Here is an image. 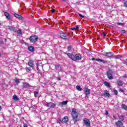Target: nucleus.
Returning a JSON list of instances; mask_svg holds the SVG:
<instances>
[{
    "instance_id": "obj_1",
    "label": "nucleus",
    "mask_w": 127,
    "mask_h": 127,
    "mask_svg": "<svg viewBox=\"0 0 127 127\" xmlns=\"http://www.w3.org/2000/svg\"><path fill=\"white\" fill-rule=\"evenodd\" d=\"M71 116L72 118V120L73 122L75 123H77L78 120H77L78 119V112H77V110L75 108H73L71 111Z\"/></svg>"
},
{
    "instance_id": "obj_2",
    "label": "nucleus",
    "mask_w": 127,
    "mask_h": 127,
    "mask_svg": "<svg viewBox=\"0 0 127 127\" xmlns=\"http://www.w3.org/2000/svg\"><path fill=\"white\" fill-rule=\"evenodd\" d=\"M60 36L61 38H63V39H68L71 37L69 33L67 34V33H62L60 34Z\"/></svg>"
},
{
    "instance_id": "obj_3",
    "label": "nucleus",
    "mask_w": 127,
    "mask_h": 127,
    "mask_svg": "<svg viewBox=\"0 0 127 127\" xmlns=\"http://www.w3.org/2000/svg\"><path fill=\"white\" fill-rule=\"evenodd\" d=\"M38 40V36L36 35L31 36L30 37V41L31 43H35Z\"/></svg>"
},
{
    "instance_id": "obj_4",
    "label": "nucleus",
    "mask_w": 127,
    "mask_h": 127,
    "mask_svg": "<svg viewBox=\"0 0 127 127\" xmlns=\"http://www.w3.org/2000/svg\"><path fill=\"white\" fill-rule=\"evenodd\" d=\"M83 123L84 125L86 126V127H90L91 125V122L89 119L87 118H84L83 119Z\"/></svg>"
},
{
    "instance_id": "obj_5",
    "label": "nucleus",
    "mask_w": 127,
    "mask_h": 127,
    "mask_svg": "<svg viewBox=\"0 0 127 127\" xmlns=\"http://www.w3.org/2000/svg\"><path fill=\"white\" fill-rule=\"evenodd\" d=\"M66 55L71 59V60H73V61H76V59H75V56L72 54L70 53H65Z\"/></svg>"
},
{
    "instance_id": "obj_6",
    "label": "nucleus",
    "mask_w": 127,
    "mask_h": 127,
    "mask_svg": "<svg viewBox=\"0 0 127 127\" xmlns=\"http://www.w3.org/2000/svg\"><path fill=\"white\" fill-rule=\"evenodd\" d=\"M75 61L76 60H81L82 59V56L79 54H76L75 56Z\"/></svg>"
},
{
    "instance_id": "obj_7",
    "label": "nucleus",
    "mask_w": 127,
    "mask_h": 127,
    "mask_svg": "<svg viewBox=\"0 0 127 127\" xmlns=\"http://www.w3.org/2000/svg\"><path fill=\"white\" fill-rule=\"evenodd\" d=\"M116 125L118 127H122L124 124H123V122H121V121H119L116 123Z\"/></svg>"
},
{
    "instance_id": "obj_8",
    "label": "nucleus",
    "mask_w": 127,
    "mask_h": 127,
    "mask_svg": "<svg viewBox=\"0 0 127 127\" xmlns=\"http://www.w3.org/2000/svg\"><path fill=\"white\" fill-rule=\"evenodd\" d=\"M107 76H108V78L109 79H110V80H112L113 78V75L111 73V71H108L107 72Z\"/></svg>"
},
{
    "instance_id": "obj_9",
    "label": "nucleus",
    "mask_w": 127,
    "mask_h": 127,
    "mask_svg": "<svg viewBox=\"0 0 127 127\" xmlns=\"http://www.w3.org/2000/svg\"><path fill=\"white\" fill-rule=\"evenodd\" d=\"M28 65L30 66V67H31V68H33L34 67V64H33V61H29Z\"/></svg>"
},
{
    "instance_id": "obj_10",
    "label": "nucleus",
    "mask_w": 127,
    "mask_h": 127,
    "mask_svg": "<svg viewBox=\"0 0 127 127\" xmlns=\"http://www.w3.org/2000/svg\"><path fill=\"white\" fill-rule=\"evenodd\" d=\"M8 29H10V30L14 31V32H16L17 30L15 29V27L10 26H8Z\"/></svg>"
},
{
    "instance_id": "obj_11",
    "label": "nucleus",
    "mask_w": 127,
    "mask_h": 127,
    "mask_svg": "<svg viewBox=\"0 0 127 127\" xmlns=\"http://www.w3.org/2000/svg\"><path fill=\"white\" fill-rule=\"evenodd\" d=\"M28 50L29 51H30V52H34V47H33L32 46H29Z\"/></svg>"
},
{
    "instance_id": "obj_12",
    "label": "nucleus",
    "mask_w": 127,
    "mask_h": 127,
    "mask_svg": "<svg viewBox=\"0 0 127 127\" xmlns=\"http://www.w3.org/2000/svg\"><path fill=\"white\" fill-rule=\"evenodd\" d=\"M14 16H15V17H16V18H18V19H21L22 18V16H21V15L17 13H14Z\"/></svg>"
},
{
    "instance_id": "obj_13",
    "label": "nucleus",
    "mask_w": 127,
    "mask_h": 127,
    "mask_svg": "<svg viewBox=\"0 0 127 127\" xmlns=\"http://www.w3.org/2000/svg\"><path fill=\"white\" fill-rule=\"evenodd\" d=\"M106 56H108V57H112L114 56V53L113 52L109 53H105Z\"/></svg>"
},
{
    "instance_id": "obj_14",
    "label": "nucleus",
    "mask_w": 127,
    "mask_h": 127,
    "mask_svg": "<svg viewBox=\"0 0 127 127\" xmlns=\"http://www.w3.org/2000/svg\"><path fill=\"white\" fill-rule=\"evenodd\" d=\"M68 118L67 116H65L64 118L62 119V121L64 122V123H67L68 122Z\"/></svg>"
},
{
    "instance_id": "obj_15",
    "label": "nucleus",
    "mask_w": 127,
    "mask_h": 127,
    "mask_svg": "<svg viewBox=\"0 0 127 127\" xmlns=\"http://www.w3.org/2000/svg\"><path fill=\"white\" fill-rule=\"evenodd\" d=\"M96 61L102 62V63H104V64L107 63V61H105V60H101L100 59H96Z\"/></svg>"
},
{
    "instance_id": "obj_16",
    "label": "nucleus",
    "mask_w": 127,
    "mask_h": 127,
    "mask_svg": "<svg viewBox=\"0 0 127 127\" xmlns=\"http://www.w3.org/2000/svg\"><path fill=\"white\" fill-rule=\"evenodd\" d=\"M104 96L105 97H110V93L108 92V90H106L104 91Z\"/></svg>"
},
{
    "instance_id": "obj_17",
    "label": "nucleus",
    "mask_w": 127,
    "mask_h": 127,
    "mask_svg": "<svg viewBox=\"0 0 127 127\" xmlns=\"http://www.w3.org/2000/svg\"><path fill=\"white\" fill-rule=\"evenodd\" d=\"M4 15L6 16L7 19H10V16L9 15V14L8 13L5 12H4Z\"/></svg>"
},
{
    "instance_id": "obj_18",
    "label": "nucleus",
    "mask_w": 127,
    "mask_h": 127,
    "mask_svg": "<svg viewBox=\"0 0 127 127\" xmlns=\"http://www.w3.org/2000/svg\"><path fill=\"white\" fill-rule=\"evenodd\" d=\"M85 92L86 93V95H90L91 94V91L89 88H86Z\"/></svg>"
},
{
    "instance_id": "obj_19",
    "label": "nucleus",
    "mask_w": 127,
    "mask_h": 127,
    "mask_svg": "<svg viewBox=\"0 0 127 127\" xmlns=\"http://www.w3.org/2000/svg\"><path fill=\"white\" fill-rule=\"evenodd\" d=\"M117 84L119 86H123L124 85V82L122 80H119L117 82Z\"/></svg>"
},
{
    "instance_id": "obj_20",
    "label": "nucleus",
    "mask_w": 127,
    "mask_h": 127,
    "mask_svg": "<svg viewBox=\"0 0 127 127\" xmlns=\"http://www.w3.org/2000/svg\"><path fill=\"white\" fill-rule=\"evenodd\" d=\"M68 104V101H63L62 102H60L59 103V105H67Z\"/></svg>"
},
{
    "instance_id": "obj_21",
    "label": "nucleus",
    "mask_w": 127,
    "mask_h": 127,
    "mask_svg": "<svg viewBox=\"0 0 127 127\" xmlns=\"http://www.w3.org/2000/svg\"><path fill=\"white\" fill-rule=\"evenodd\" d=\"M56 106V105H55V104H54L51 102H50V108H55Z\"/></svg>"
},
{
    "instance_id": "obj_22",
    "label": "nucleus",
    "mask_w": 127,
    "mask_h": 127,
    "mask_svg": "<svg viewBox=\"0 0 127 127\" xmlns=\"http://www.w3.org/2000/svg\"><path fill=\"white\" fill-rule=\"evenodd\" d=\"M67 51L71 52V51H72V49H73V48L71 46H69L67 47Z\"/></svg>"
},
{
    "instance_id": "obj_23",
    "label": "nucleus",
    "mask_w": 127,
    "mask_h": 127,
    "mask_svg": "<svg viewBox=\"0 0 127 127\" xmlns=\"http://www.w3.org/2000/svg\"><path fill=\"white\" fill-rule=\"evenodd\" d=\"M121 107H122V109H124V110H125L126 111H127V106L125 104H123L122 105Z\"/></svg>"
},
{
    "instance_id": "obj_24",
    "label": "nucleus",
    "mask_w": 127,
    "mask_h": 127,
    "mask_svg": "<svg viewBox=\"0 0 127 127\" xmlns=\"http://www.w3.org/2000/svg\"><path fill=\"white\" fill-rule=\"evenodd\" d=\"M104 85H105V86H106V87H111V85L110 84V83L107 81H105L104 82Z\"/></svg>"
},
{
    "instance_id": "obj_25",
    "label": "nucleus",
    "mask_w": 127,
    "mask_h": 127,
    "mask_svg": "<svg viewBox=\"0 0 127 127\" xmlns=\"http://www.w3.org/2000/svg\"><path fill=\"white\" fill-rule=\"evenodd\" d=\"M76 89H77L78 91H82V88H81V86L80 85H77L76 86Z\"/></svg>"
},
{
    "instance_id": "obj_26",
    "label": "nucleus",
    "mask_w": 127,
    "mask_h": 127,
    "mask_svg": "<svg viewBox=\"0 0 127 127\" xmlns=\"http://www.w3.org/2000/svg\"><path fill=\"white\" fill-rule=\"evenodd\" d=\"M13 100H14V101H18V98H17V96H16V95H14L13 96Z\"/></svg>"
},
{
    "instance_id": "obj_27",
    "label": "nucleus",
    "mask_w": 127,
    "mask_h": 127,
    "mask_svg": "<svg viewBox=\"0 0 127 127\" xmlns=\"http://www.w3.org/2000/svg\"><path fill=\"white\" fill-rule=\"evenodd\" d=\"M17 33L18 34H19L20 35H21L22 34V32L21 31V29H19L16 31Z\"/></svg>"
},
{
    "instance_id": "obj_28",
    "label": "nucleus",
    "mask_w": 127,
    "mask_h": 127,
    "mask_svg": "<svg viewBox=\"0 0 127 127\" xmlns=\"http://www.w3.org/2000/svg\"><path fill=\"white\" fill-rule=\"evenodd\" d=\"M26 72H30V71L32 70L31 69V67H26Z\"/></svg>"
},
{
    "instance_id": "obj_29",
    "label": "nucleus",
    "mask_w": 127,
    "mask_h": 127,
    "mask_svg": "<svg viewBox=\"0 0 127 127\" xmlns=\"http://www.w3.org/2000/svg\"><path fill=\"white\" fill-rule=\"evenodd\" d=\"M114 57H115V58H116V59H120V58H122V56L121 55H117V56H115Z\"/></svg>"
},
{
    "instance_id": "obj_30",
    "label": "nucleus",
    "mask_w": 127,
    "mask_h": 127,
    "mask_svg": "<svg viewBox=\"0 0 127 127\" xmlns=\"http://www.w3.org/2000/svg\"><path fill=\"white\" fill-rule=\"evenodd\" d=\"M120 92H122V93H125L126 92V89L125 88H121L120 89Z\"/></svg>"
},
{
    "instance_id": "obj_31",
    "label": "nucleus",
    "mask_w": 127,
    "mask_h": 127,
    "mask_svg": "<svg viewBox=\"0 0 127 127\" xmlns=\"http://www.w3.org/2000/svg\"><path fill=\"white\" fill-rule=\"evenodd\" d=\"M24 87H25V88H28V87H29V84H28V83H24Z\"/></svg>"
},
{
    "instance_id": "obj_32",
    "label": "nucleus",
    "mask_w": 127,
    "mask_h": 127,
    "mask_svg": "<svg viewBox=\"0 0 127 127\" xmlns=\"http://www.w3.org/2000/svg\"><path fill=\"white\" fill-rule=\"evenodd\" d=\"M119 119L120 121H124L125 120V118L124 117V116H120Z\"/></svg>"
},
{
    "instance_id": "obj_33",
    "label": "nucleus",
    "mask_w": 127,
    "mask_h": 127,
    "mask_svg": "<svg viewBox=\"0 0 127 127\" xmlns=\"http://www.w3.org/2000/svg\"><path fill=\"white\" fill-rule=\"evenodd\" d=\"M117 24L118 25H121V26H123V25H125V23L121 22H118Z\"/></svg>"
},
{
    "instance_id": "obj_34",
    "label": "nucleus",
    "mask_w": 127,
    "mask_h": 127,
    "mask_svg": "<svg viewBox=\"0 0 127 127\" xmlns=\"http://www.w3.org/2000/svg\"><path fill=\"white\" fill-rule=\"evenodd\" d=\"M34 96L35 97V98L38 97V92H35L34 93Z\"/></svg>"
},
{
    "instance_id": "obj_35",
    "label": "nucleus",
    "mask_w": 127,
    "mask_h": 127,
    "mask_svg": "<svg viewBox=\"0 0 127 127\" xmlns=\"http://www.w3.org/2000/svg\"><path fill=\"white\" fill-rule=\"evenodd\" d=\"M50 103H48V102H46V107H50Z\"/></svg>"
},
{
    "instance_id": "obj_36",
    "label": "nucleus",
    "mask_w": 127,
    "mask_h": 127,
    "mask_svg": "<svg viewBox=\"0 0 127 127\" xmlns=\"http://www.w3.org/2000/svg\"><path fill=\"white\" fill-rule=\"evenodd\" d=\"M57 124H61V123H62V121H61V120H58L57 121Z\"/></svg>"
},
{
    "instance_id": "obj_37",
    "label": "nucleus",
    "mask_w": 127,
    "mask_h": 127,
    "mask_svg": "<svg viewBox=\"0 0 127 127\" xmlns=\"http://www.w3.org/2000/svg\"><path fill=\"white\" fill-rule=\"evenodd\" d=\"M114 93L115 95H118V90H114Z\"/></svg>"
},
{
    "instance_id": "obj_38",
    "label": "nucleus",
    "mask_w": 127,
    "mask_h": 127,
    "mask_svg": "<svg viewBox=\"0 0 127 127\" xmlns=\"http://www.w3.org/2000/svg\"><path fill=\"white\" fill-rule=\"evenodd\" d=\"M38 66H39V64H36V68L38 71L39 70V68H38Z\"/></svg>"
},
{
    "instance_id": "obj_39",
    "label": "nucleus",
    "mask_w": 127,
    "mask_h": 127,
    "mask_svg": "<svg viewBox=\"0 0 127 127\" xmlns=\"http://www.w3.org/2000/svg\"><path fill=\"white\" fill-rule=\"evenodd\" d=\"M121 32L122 33H126V30H121Z\"/></svg>"
},
{
    "instance_id": "obj_40",
    "label": "nucleus",
    "mask_w": 127,
    "mask_h": 127,
    "mask_svg": "<svg viewBox=\"0 0 127 127\" xmlns=\"http://www.w3.org/2000/svg\"><path fill=\"white\" fill-rule=\"evenodd\" d=\"M78 15L80 16V17H83V18L85 17V16H83L82 14L80 13L78 14Z\"/></svg>"
},
{
    "instance_id": "obj_41",
    "label": "nucleus",
    "mask_w": 127,
    "mask_h": 127,
    "mask_svg": "<svg viewBox=\"0 0 127 127\" xmlns=\"http://www.w3.org/2000/svg\"><path fill=\"white\" fill-rule=\"evenodd\" d=\"M75 28L76 30H78L79 29V26H76Z\"/></svg>"
},
{
    "instance_id": "obj_42",
    "label": "nucleus",
    "mask_w": 127,
    "mask_h": 127,
    "mask_svg": "<svg viewBox=\"0 0 127 127\" xmlns=\"http://www.w3.org/2000/svg\"><path fill=\"white\" fill-rule=\"evenodd\" d=\"M15 82L17 84H18V83H19V80H15Z\"/></svg>"
},
{
    "instance_id": "obj_43",
    "label": "nucleus",
    "mask_w": 127,
    "mask_h": 127,
    "mask_svg": "<svg viewBox=\"0 0 127 127\" xmlns=\"http://www.w3.org/2000/svg\"><path fill=\"white\" fill-rule=\"evenodd\" d=\"M51 11H52V12H53V13H54V12H55V9H52L51 10Z\"/></svg>"
},
{
    "instance_id": "obj_44",
    "label": "nucleus",
    "mask_w": 127,
    "mask_h": 127,
    "mask_svg": "<svg viewBox=\"0 0 127 127\" xmlns=\"http://www.w3.org/2000/svg\"><path fill=\"white\" fill-rule=\"evenodd\" d=\"M75 29H76L75 27L70 28L71 30H75Z\"/></svg>"
},
{
    "instance_id": "obj_45",
    "label": "nucleus",
    "mask_w": 127,
    "mask_h": 127,
    "mask_svg": "<svg viewBox=\"0 0 127 127\" xmlns=\"http://www.w3.org/2000/svg\"><path fill=\"white\" fill-rule=\"evenodd\" d=\"M108 115H109V112H108V111H106L105 112V115H106V116H108Z\"/></svg>"
},
{
    "instance_id": "obj_46",
    "label": "nucleus",
    "mask_w": 127,
    "mask_h": 127,
    "mask_svg": "<svg viewBox=\"0 0 127 127\" xmlns=\"http://www.w3.org/2000/svg\"><path fill=\"white\" fill-rule=\"evenodd\" d=\"M55 67H56V69H58V68H59V65H56Z\"/></svg>"
},
{
    "instance_id": "obj_47",
    "label": "nucleus",
    "mask_w": 127,
    "mask_h": 127,
    "mask_svg": "<svg viewBox=\"0 0 127 127\" xmlns=\"http://www.w3.org/2000/svg\"><path fill=\"white\" fill-rule=\"evenodd\" d=\"M125 6L127 7V1L125 2Z\"/></svg>"
},
{
    "instance_id": "obj_48",
    "label": "nucleus",
    "mask_w": 127,
    "mask_h": 127,
    "mask_svg": "<svg viewBox=\"0 0 127 127\" xmlns=\"http://www.w3.org/2000/svg\"><path fill=\"white\" fill-rule=\"evenodd\" d=\"M96 58H92V59H91V60H92L93 61H96Z\"/></svg>"
},
{
    "instance_id": "obj_49",
    "label": "nucleus",
    "mask_w": 127,
    "mask_h": 127,
    "mask_svg": "<svg viewBox=\"0 0 127 127\" xmlns=\"http://www.w3.org/2000/svg\"><path fill=\"white\" fill-rule=\"evenodd\" d=\"M127 75H126V74L123 76V77H124V78H127Z\"/></svg>"
},
{
    "instance_id": "obj_50",
    "label": "nucleus",
    "mask_w": 127,
    "mask_h": 127,
    "mask_svg": "<svg viewBox=\"0 0 127 127\" xmlns=\"http://www.w3.org/2000/svg\"><path fill=\"white\" fill-rule=\"evenodd\" d=\"M24 127H27V125L24 124Z\"/></svg>"
},
{
    "instance_id": "obj_51",
    "label": "nucleus",
    "mask_w": 127,
    "mask_h": 127,
    "mask_svg": "<svg viewBox=\"0 0 127 127\" xmlns=\"http://www.w3.org/2000/svg\"><path fill=\"white\" fill-rule=\"evenodd\" d=\"M103 36H104V37H105L106 36V34L104 33L103 35Z\"/></svg>"
},
{
    "instance_id": "obj_52",
    "label": "nucleus",
    "mask_w": 127,
    "mask_h": 127,
    "mask_svg": "<svg viewBox=\"0 0 127 127\" xmlns=\"http://www.w3.org/2000/svg\"><path fill=\"white\" fill-rule=\"evenodd\" d=\"M4 40H5V42H6V39H4Z\"/></svg>"
},
{
    "instance_id": "obj_53",
    "label": "nucleus",
    "mask_w": 127,
    "mask_h": 127,
    "mask_svg": "<svg viewBox=\"0 0 127 127\" xmlns=\"http://www.w3.org/2000/svg\"><path fill=\"white\" fill-rule=\"evenodd\" d=\"M0 110H1V107H0Z\"/></svg>"
},
{
    "instance_id": "obj_54",
    "label": "nucleus",
    "mask_w": 127,
    "mask_h": 127,
    "mask_svg": "<svg viewBox=\"0 0 127 127\" xmlns=\"http://www.w3.org/2000/svg\"><path fill=\"white\" fill-rule=\"evenodd\" d=\"M63 1H66V0H63Z\"/></svg>"
},
{
    "instance_id": "obj_55",
    "label": "nucleus",
    "mask_w": 127,
    "mask_h": 127,
    "mask_svg": "<svg viewBox=\"0 0 127 127\" xmlns=\"http://www.w3.org/2000/svg\"><path fill=\"white\" fill-rule=\"evenodd\" d=\"M58 79L59 80H61L60 78H58Z\"/></svg>"
},
{
    "instance_id": "obj_56",
    "label": "nucleus",
    "mask_w": 127,
    "mask_h": 127,
    "mask_svg": "<svg viewBox=\"0 0 127 127\" xmlns=\"http://www.w3.org/2000/svg\"><path fill=\"white\" fill-rule=\"evenodd\" d=\"M16 80H19V79H16Z\"/></svg>"
},
{
    "instance_id": "obj_57",
    "label": "nucleus",
    "mask_w": 127,
    "mask_h": 127,
    "mask_svg": "<svg viewBox=\"0 0 127 127\" xmlns=\"http://www.w3.org/2000/svg\"><path fill=\"white\" fill-rule=\"evenodd\" d=\"M0 56H1V54H0Z\"/></svg>"
},
{
    "instance_id": "obj_58",
    "label": "nucleus",
    "mask_w": 127,
    "mask_h": 127,
    "mask_svg": "<svg viewBox=\"0 0 127 127\" xmlns=\"http://www.w3.org/2000/svg\"><path fill=\"white\" fill-rule=\"evenodd\" d=\"M0 24H1L0 23Z\"/></svg>"
}]
</instances>
